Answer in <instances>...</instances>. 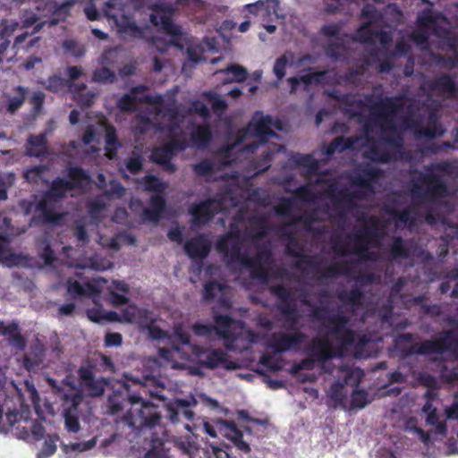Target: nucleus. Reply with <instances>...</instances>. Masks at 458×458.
<instances>
[{
    "instance_id": "25",
    "label": "nucleus",
    "mask_w": 458,
    "mask_h": 458,
    "mask_svg": "<svg viewBox=\"0 0 458 458\" xmlns=\"http://www.w3.org/2000/svg\"><path fill=\"white\" fill-rule=\"evenodd\" d=\"M220 432L233 445L244 454L250 452V445L243 440L242 432L237 428L236 424L231 420H220L217 421Z\"/></svg>"
},
{
    "instance_id": "43",
    "label": "nucleus",
    "mask_w": 458,
    "mask_h": 458,
    "mask_svg": "<svg viewBox=\"0 0 458 458\" xmlns=\"http://www.w3.org/2000/svg\"><path fill=\"white\" fill-rule=\"evenodd\" d=\"M106 145L105 150L110 158H113L117 150L122 147V144L117 137L116 129L113 125L106 127Z\"/></svg>"
},
{
    "instance_id": "56",
    "label": "nucleus",
    "mask_w": 458,
    "mask_h": 458,
    "mask_svg": "<svg viewBox=\"0 0 458 458\" xmlns=\"http://www.w3.org/2000/svg\"><path fill=\"white\" fill-rule=\"evenodd\" d=\"M165 145L174 154L176 151L185 150L189 146L187 140L181 134H169L168 141Z\"/></svg>"
},
{
    "instance_id": "14",
    "label": "nucleus",
    "mask_w": 458,
    "mask_h": 458,
    "mask_svg": "<svg viewBox=\"0 0 458 458\" xmlns=\"http://www.w3.org/2000/svg\"><path fill=\"white\" fill-rule=\"evenodd\" d=\"M301 263L305 264L306 267L318 274L319 279L335 278L339 276L351 273V262L347 260L335 262L321 268V258L313 255L302 259Z\"/></svg>"
},
{
    "instance_id": "1",
    "label": "nucleus",
    "mask_w": 458,
    "mask_h": 458,
    "mask_svg": "<svg viewBox=\"0 0 458 458\" xmlns=\"http://www.w3.org/2000/svg\"><path fill=\"white\" fill-rule=\"evenodd\" d=\"M458 171L455 161L442 160L425 167V172L411 169L409 191L414 204L434 202L448 196L449 189L443 175L452 176Z\"/></svg>"
},
{
    "instance_id": "36",
    "label": "nucleus",
    "mask_w": 458,
    "mask_h": 458,
    "mask_svg": "<svg viewBox=\"0 0 458 458\" xmlns=\"http://www.w3.org/2000/svg\"><path fill=\"white\" fill-rule=\"evenodd\" d=\"M364 157L373 162L381 164H387L397 159L394 154L381 149L375 142L369 145V149L365 152Z\"/></svg>"
},
{
    "instance_id": "8",
    "label": "nucleus",
    "mask_w": 458,
    "mask_h": 458,
    "mask_svg": "<svg viewBox=\"0 0 458 458\" xmlns=\"http://www.w3.org/2000/svg\"><path fill=\"white\" fill-rule=\"evenodd\" d=\"M405 355H442L450 353L458 357V335L454 330H443L437 338L424 340L411 344L405 351Z\"/></svg>"
},
{
    "instance_id": "10",
    "label": "nucleus",
    "mask_w": 458,
    "mask_h": 458,
    "mask_svg": "<svg viewBox=\"0 0 458 458\" xmlns=\"http://www.w3.org/2000/svg\"><path fill=\"white\" fill-rule=\"evenodd\" d=\"M69 180L62 177L54 179L51 182L47 196L53 199H61L65 197L67 191L82 189L83 182H89L90 176L81 166H71L68 168Z\"/></svg>"
},
{
    "instance_id": "51",
    "label": "nucleus",
    "mask_w": 458,
    "mask_h": 458,
    "mask_svg": "<svg viewBox=\"0 0 458 458\" xmlns=\"http://www.w3.org/2000/svg\"><path fill=\"white\" fill-rule=\"evenodd\" d=\"M174 157V153H173L168 147L165 144L154 148L150 156V159L152 162L161 165L164 163H166L169 160H172Z\"/></svg>"
},
{
    "instance_id": "42",
    "label": "nucleus",
    "mask_w": 458,
    "mask_h": 458,
    "mask_svg": "<svg viewBox=\"0 0 458 458\" xmlns=\"http://www.w3.org/2000/svg\"><path fill=\"white\" fill-rule=\"evenodd\" d=\"M139 183L143 185V190L155 194H164L167 184L162 182L157 175L147 174L139 180Z\"/></svg>"
},
{
    "instance_id": "40",
    "label": "nucleus",
    "mask_w": 458,
    "mask_h": 458,
    "mask_svg": "<svg viewBox=\"0 0 458 458\" xmlns=\"http://www.w3.org/2000/svg\"><path fill=\"white\" fill-rule=\"evenodd\" d=\"M2 335L8 336L9 344L21 350H23L26 346V339L20 333V327L16 322L8 324L6 328H4Z\"/></svg>"
},
{
    "instance_id": "17",
    "label": "nucleus",
    "mask_w": 458,
    "mask_h": 458,
    "mask_svg": "<svg viewBox=\"0 0 458 458\" xmlns=\"http://www.w3.org/2000/svg\"><path fill=\"white\" fill-rule=\"evenodd\" d=\"M272 127L283 131L284 122L279 120L274 121L270 115H263L261 113L257 112L250 122L248 130L253 136L259 139L260 141L266 142L275 135Z\"/></svg>"
},
{
    "instance_id": "19",
    "label": "nucleus",
    "mask_w": 458,
    "mask_h": 458,
    "mask_svg": "<svg viewBox=\"0 0 458 458\" xmlns=\"http://www.w3.org/2000/svg\"><path fill=\"white\" fill-rule=\"evenodd\" d=\"M94 367L91 364L82 365L77 373L80 386L91 397L103 395L107 380L104 377L97 378L93 372Z\"/></svg>"
},
{
    "instance_id": "48",
    "label": "nucleus",
    "mask_w": 458,
    "mask_h": 458,
    "mask_svg": "<svg viewBox=\"0 0 458 458\" xmlns=\"http://www.w3.org/2000/svg\"><path fill=\"white\" fill-rule=\"evenodd\" d=\"M298 222L302 224L304 229L307 232H313L314 228L312 225L319 222L320 219L318 217V208H312L309 210H304L297 218Z\"/></svg>"
},
{
    "instance_id": "23",
    "label": "nucleus",
    "mask_w": 458,
    "mask_h": 458,
    "mask_svg": "<svg viewBox=\"0 0 458 458\" xmlns=\"http://www.w3.org/2000/svg\"><path fill=\"white\" fill-rule=\"evenodd\" d=\"M36 215L30 218V225H58L64 219L63 214L55 212L46 199H41L36 206Z\"/></svg>"
},
{
    "instance_id": "15",
    "label": "nucleus",
    "mask_w": 458,
    "mask_h": 458,
    "mask_svg": "<svg viewBox=\"0 0 458 458\" xmlns=\"http://www.w3.org/2000/svg\"><path fill=\"white\" fill-rule=\"evenodd\" d=\"M328 336L314 337L306 349L307 356L317 360L318 364H324L335 357L342 358L339 354V342L333 346Z\"/></svg>"
},
{
    "instance_id": "62",
    "label": "nucleus",
    "mask_w": 458,
    "mask_h": 458,
    "mask_svg": "<svg viewBox=\"0 0 458 458\" xmlns=\"http://www.w3.org/2000/svg\"><path fill=\"white\" fill-rule=\"evenodd\" d=\"M157 114L167 116L169 122H181L183 116L181 114L178 107L173 103L157 109Z\"/></svg>"
},
{
    "instance_id": "30",
    "label": "nucleus",
    "mask_w": 458,
    "mask_h": 458,
    "mask_svg": "<svg viewBox=\"0 0 458 458\" xmlns=\"http://www.w3.org/2000/svg\"><path fill=\"white\" fill-rule=\"evenodd\" d=\"M343 303L349 305L352 312L356 311L364 301V293L358 284H353L349 291H341L337 294Z\"/></svg>"
},
{
    "instance_id": "7",
    "label": "nucleus",
    "mask_w": 458,
    "mask_h": 458,
    "mask_svg": "<svg viewBox=\"0 0 458 458\" xmlns=\"http://www.w3.org/2000/svg\"><path fill=\"white\" fill-rule=\"evenodd\" d=\"M381 176H383V171L380 168L370 165L360 167L350 177L352 185L359 187L360 190L353 191L341 190L335 198V203L347 208H354V199H363L367 192H374V182Z\"/></svg>"
},
{
    "instance_id": "38",
    "label": "nucleus",
    "mask_w": 458,
    "mask_h": 458,
    "mask_svg": "<svg viewBox=\"0 0 458 458\" xmlns=\"http://www.w3.org/2000/svg\"><path fill=\"white\" fill-rule=\"evenodd\" d=\"M13 90L15 94L8 98L6 105L7 112L12 114H15L24 104L29 89L23 86H16Z\"/></svg>"
},
{
    "instance_id": "47",
    "label": "nucleus",
    "mask_w": 458,
    "mask_h": 458,
    "mask_svg": "<svg viewBox=\"0 0 458 458\" xmlns=\"http://www.w3.org/2000/svg\"><path fill=\"white\" fill-rule=\"evenodd\" d=\"M259 365L270 372H276L284 369V361L279 359L276 353H264L259 360Z\"/></svg>"
},
{
    "instance_id": "64",
    "label": "nucleus",
    "mask_w": 458,
    "mask_h": 458,
    "mask_svg": "<svg viewBox=\"0 0 458 458\" xmlns=\"http://www.w3.org/2000/svg\"><path fill=\"white\" fill-rule=\"evenodd\" d=\"M435 62L442 67L452 70L458 66V54L453 56L437 54L434 55Z\"/></svg>"
},
{
    "instance_id": "20",
    "label": "nucleus",
    "mask_w": 458,
    "mask_h": 458,
    "mask_svg": "<svg viewBox=\"0 0 458 458\" xmlns=\"http://www.w3.org/2000/svg\"><path fill=\"white\" fill-rule=\"evenodd\" d=\"M428 89L436 96L446 99L458 98V83L454 76L449 73H440L428 82Z\"/></svg>"
},
{
    "instance_id": "18",
    "label": "nucleus",
    "mask_w": 458,
    "mask_h": 458,
    "mask_svg": "<svg viewBox=\"0 0 458 458\" xmlns=\"http://www.w3.org/2000/svg\"><path fill=\"white\" fill-rule=\"evenodd\" d=\"M194 354L198 362L204 368L215 369L222 366L227 369H235L233 362L228 360L227 353L222 349L196 347Z\"/></svg>"
},
{
    "instance_id": "63",
    "label": "nucleus",
    "mask_w": 458,
    "mask_h": 458,
    "mask_svg": "<svg viewBox=\"0 0 458 458\" xmlns=\"http://www.w3.org/2000/svg\"><path fill=\"white\" fill-rule=\"evenodd\" d=\"M344 50V45L339 42H331L324 47L326 55L334 61H337L342 57Z\"/></svg>"
},
{
    "instance_id": "57",
    "label": "nucleus",
    "mask_w": 458,
    "mask_h": 458,
    "mask_svg": "<svg viewBox=\"0 0 458 458\" xmlns=\"http://www.w3.org/2000/svg\"><path fill=\"white\" fill-rule=\"evenodd\" d=\"M360 18L367 20L363 23H369V25H372L382 19V14L374 5L367 4L361 9Z\"/></svg>"
},
{
    "instance_id": "60",
    "label": "nucleus",
    "mask_w": 458,
    "mask_h": 458,
    "mask_svg": "<svg viewBox=\"0 0 458 458\" xmlns=\"http://www.w3.org/2000/svg\"><path fill=\"white\" fill-rule=\"evenodd\" d=\"M369 23H362L357 30V38L360 43L369 44L374 41L377 32L371 30Z\"/></svg>"
},
{
    "instance_id": "5",
    "label": "nucleus",
    "mask_w": 458,
    "mask_h": 458,
    "mask_svg": "<svg viewBox=\"0 0 458 458\" xmlns=\"http://www.w3.org/2000/svg\"><path fill=\"white\" fill-rule=\"evenodd\" d=\"M403 107L401 98L386 97L373 105L377 113L373 114L375 123L380 127L383 140L389 146L400 149V159L411 161L412 155L409 150L403 149V136L397 131L394 116Z\"/></svg>"
},
{
    "instance_id": "33",
    "label": "nucleus",
    "mask_w": 458,
    "mask_h": 458,
    "mask_svg": "<svg viewBox=\"0 0 458 458\" xmlns=\"http://www.w3.org/2000/svg\"><path fill=\"white\" fill-rule=\"evenodd\" d=\"M301 302L306 306L311 307L310 317L314 320H316L321 324L323 328L326 329V333L327 335H331L330 328L328 327H329L328 325H329V318L334 314H329V310H327V307L313 306L311 304V302L310 301V300L306 296L301 300Z\"/></svg>"
},
{
    "instance_id": "61",
    "label": "nucleus",
    "mask_w": 458,
    "mask_h": 458,
    "mask_svg": "<svg viewBox=\"0 0 458 458\" xmlns=\"http://www.w3.org/2000/svg\"><path fill=\"white\" fill-rule=\"evenodd\" d=\"M65 54H69L73 57H81L85 54V48L73 39H66L62 44Z\"/></svg>"
},
{
    "instance_id": "45",
    "label": "nucleus",
    "mask_w": 458,
    "mask_h": 458,
    "mask_svg": "<svg viewBox=\"0 0 458 458\" xmlns=\"http://www.w3.org/2000/svg\"><path fill=\"white\" fill-rule=\"evenodd\" d=\"M294 160L298 165L307 169L308 174H318L319 162L311 154H298Z\"/></svg>"
},
{
    "instance_id": "21",
    "label": "nucleus",
    "mask_w": 458,
    "mask_h": 458,
    "mask_svg": "<svg viewBox=\"0 0 458 458\" xmlns=\"http://www.w3.org/2000/svg\"><path fill=\"white\" fill-rule=\"evenodd\" d=\"M106 15L114 20L117 32L122 38L140 39L144 38V29L136 24L132 16L124 13H106Z\"/></svg>"
},
{
    "instance_id": "37",
    "label": "nucleus",
    "mask_w": 458,
    "mask_h": 458,
    "mask_svg": "<svg viewBox=\"0 0 458 458\" xmlns=\"http://www.w3.org/2000/svg\"><path fill=\"white\" fill-rule=\"evenodd\" d=\"M389 255L391 259H408L411 250L401 236H394L389 245Z\"/></svg>"
},
{
    "instance_id": "53",
    "label": "nucleus",
    "mask_w": 458,
    "mask_h": 458,
    "mask_svg": "<svg viewBox=\"0 0 458 458\" xmlns=\"http://www.w3.org/2000/svg\"><path fill=\"white\" fill-rule=\"evenodd\" d=\"M116 81L114 72L109 68L103 66L96 69L92 74V81L99 83H114Z\"/></svg>"
},
{
    "instance_id": "49",
    "label": "nucleus",
    "mask_w": 458,
    "mask_h": 458,
    "mask_svg": "<svg viewBox=\"0 0 458 458\" xmlns=\"http://www.w3.org/2000/svg\"><path fill=\"white\" fill-rule=\"evenodd\" d=\"M328 71H318L306 73L301 77V81L306 85H324L328 83Z\"/></svg>"
},
{
    "instance_id": "28",
    "label": "nucleus",
    "mask_w": 458,
    "mask_h": 458,
    "mask_svg": "<svg viewBox=\"0 0 458 458\" xmlns=\"http://www.w3.org/2000/svg\"><path fill=\"white\" fill-rule=\"evenodd\" d=\"M328 97L339 104L345 106L347 108L344 110V114H348L351 117L355 118L360 115V113L354 109L362 108L366 106L361 99H357L350 93H341L338 90H332L327 93Z\"/></svg>"
},
{
    "instance_id": "16",
    "label": "nucleus",
    "mask_w": 458,
    "mask_h": 458,
    "mask_svg": "<svg viewBox=\"0 0 458 458\" xmlns=\"http://www.w3.org/2000/svg\"><path fill=\"white\" fill-rule=\"evenodd\" d=\"M83 399L82 394L76 391L70 394H65L64 396V405L63 416L64 419V426L68 432L78 433L81 429L80 424V404Z\"/></svg>"
},
{
    "instance_id": "35",
    "label": "nucleus",
    "mask_w": 458,
    "mask_h": 458,
    "mask_svg": "<svg viewBox=\"0 0 458 458\" xmlns=\"http://www.w3.org/2000/svg\"><path fill=\"white\" fill-rule=\"evenodd\" d=\"M350 377L351 374L347 375L344 382L337 381L330 386L328 396L334 402V407L341 406L344 409L346 408L347 392L345 391V384Z\"/></svg>"
},
{
    "instance_id": "59",
    "label": "nucleus",
    "mask_w": 458,
    "mask_h": 458,
    "mask_svg": "<svg viewBox=\"0 0 458 458\" xmlns=\"http://www.w3.org/2000/svg\"><path fill=\"white\" fill-rule=\"evenodd\" d=\"M230 446L227 445H214L209 444L207 446L205 453L208 455V458H231L229 454Z\"/></svg>"
},
{
    "instance_id": "44",
    "label": "nucleus",
    "mask_w": 458,
    "mask_h": 458,
    "mask_svg": "<svg viewBox=\"0 0 458 458\" xmlns=\"http://www.w3.org/2000/svg\"><path fill=\"white\" fill-rule=\"evenodd\" d=\"M387 213L395 221L396 228H400L401 225L408 224L409 226H413L416 224V218L411 215V209L410 208H406L403 210L390 208L387 210Z\"/></svg>"
},
{
    "instance_id": "31",
    "label": "nucleus",
    "mask_w": 458,
    "mask_h": 458,
    "mask_svg": "<svg viewBox=\"0 0 458 458\" xmlns=\"http://www.w3.org/2000/svg\"><path fill=\"white\" fill-rule=\"evenodd\" d=\"M27 142L30 146L38 148H27L26 154L29 157H40L47 154V140L45 132L29 135Z\"/></svg>"
},
{
    "instance_id": "26",
    "label": "nucleus",
    "mask_w": 458,
    "mask_h": 458,
    "mask_svg": "<svg viewBox=\"0 0 458 458\" xmlns=\"http://www.w3.org/2000/svg\"><path fill=\"white\" fill-rule=\"evenodd\" d=\"M66 286L68 294L74 299L81 297L91 298L98 296L101 293L100 287L96 282L89 281L82 284L70 277L66 281Z\"/></svg>"
},
{
    "instance_id": "50",
    "label": "nucleus",
    "mask_w": 458,
    "mask_h": 458,
    "mask_svg": "<svg viewBox=\"0 0 458 458\" xmlns=\"http://www.w3.org/2000/svg\"><path fill=\"white\" fill-rule=\"evenodd\" d=\"M427 425L434 427V431L437 435L445 436L447 433L446 422L445 420H440L439 414L437 411H433L426 416Z\"/></svg>"
},
{
    "instance_id": "24",
    "label": "nucleus",
    "mask_w": 458,
    "mask_h": 458,
    "mask_svg": "<svg viewBox=\"0 0 458 458\" xmlns=\"http://www.w3.org/2000/svg\"><path fill=\"white\" fill-rule=\"evenodd\" d=\"M211 250V242L208 237L199 233L197 236L190 239L184 244L185 253L191 259H206Z\"/></svg>"
},
{
    "instance_id": "2",
    "label": "nucleus",
    "mask_w": 458,
    "mask_h": 458,
    "mask_svg": "<svg viewBox=\"0 0 458 458\" xmlns=\"http://www.w3.org/2000/svg\"><path fill=\"white\" fill-rule=\"evenodd\" d=\"M216 250L223 255L228 264H239L248 270L250 277L267 284L270 280V274L266 267L273 261L272 251L269 247L263 245L257 249L254 256L242 252V242L238 232H228L221 235L216 242Z\"/></svg>"
},
{
    "instance_id": "27",
    "label": "nucleus",
    "mask_w": 458,
    "mask_h": 458,
    "mask_svg": "<svg viewBox=\"0 0 458 458\" xmlns=\"http://www.w3.org/2000/svg\"><path fill=\"white\" fill-rule=\"evenodd\" d=\"M166 208V200L163 194H153L149 198V208L142 210L144 221L157 224L162 218Z\"/></svg>"
},
{
    "instance_id": "3",
    "label": "nucleus",
    "mask_w": 458,
    "mask_h": 458,
    "mask_svg": "<svg viewBox=\"0 0 458 458\" xmlns=\"http://www.w3.org/2000/svg\"><path fill=\"white\" fill-rule=\"evenodd\" d=\"M385 236V225L375 216L369 217V226H364L345 239H332V250L338 256L358 255L364 261H377L378 254L369 250V244L378 245Z\"/></svg>"
},
{
    "instance_id": "41",
    "label": "nucleus",
    "mask_w": 458,
    "mask_h": 458,
    "mask_svg": "<svg viewBox=\"0 0 458 458\" xmlns=\"http://www.w3.org/2000/svg\"><path fill=\"white\" fill-rule=\"evenodd\" d=\"M252 226V237L263 239L271 230L268 218L264 215L252 216L250 220Z\"/></svg>"
},
{
    "instance_id": "22",
    "label": "nucleus",
    "mask_w": 458,
    "mask_h": 458,
    "mask_svg": "<svg viewBox=\"0 0 458 458\" xmlns=\"http://www.w3.org/2000/svg\"><path fill=\"white\" fill-rule=\"evenodd\" d=\"M197 401L193 395L187 399L175 398L166 404L167 417L172 423L180 421V417H183L187 421H192L194 419V412L190 410L191 407L195 406Z\"/></svg>"
},
{
    "instance_id": "54",
    "label": "nucleus",
    "mask_w": 458,
    "mask_h": 458,
    "mask_svg": "<svg viewBox=\"0 0 458 458\" xmlns=\"http://www.w3.org/2000/svg\"><path fill=\"white\" fill-rule=\"evenodd\" d=\"M124 165L131 174H138L143 170V157L141 154L132 152L131 155L125 159Z\"/></svg>"
},
{
    "instance_id": "9",
    "label": "nucleus",
    "mask_w": 458,
    "mask_h": 458,
    "mask_svg": "<svg viewBox=\"0 0 458 458\" xmlns=\"http://www.w3.org/2000/svg\"><path fill=\"white\" fill-rule=\"evenodd\" d=\"M128 401L132 407L125 415L124 420L130 427L134 428H152L159 423L161 415L157 411V405L144 401L138 394H130Z\"/></svg>"
},
{
    "instance_id": "4",
    "label": "nucleus",
    "mask_w": 458,
    "mask_h": 458,
    "mask_svg": "<svg viewBox=\"0 0 458 458\" xmlns=\"http://www.w3.org/2000/svg\"><path fill=\"white\" fill-rule=\"evenodd\" d=\"M214 325L195 323L192 325V331L197 336H209L212 333L224 341V345L228 351H237L239 348L238 341L244 338L249 343L255 342V334L251 330L243 332L244 323L241 320L233 318L230 315L216 314L213 315Z\"/></svg>"
},
{
    "instance_id": "32",
    "label": "nucleus",
    "mask_w": 458,
    "mask_h": 458,
    "mask_svg": "<svg viewBox=\"0 0 458 458\" xmlns=\"http://www.w3.org/2000/svg\"><path fill=\"white\" fill-rule=\"evenodd\" d=\"M212 140V131L208 123L197 125L191 132L192 145L197 148L207 147Z\"/></svg>"
},
{
    "instance_id": "12",
    "label": "nucleus",
    "mask_w": 458,
    "mask_h": 458,
    "mask_svg": "<svg viewBox=\"0 0 458 458\" xmlns=\"http://www.w3.org/2000/svg\"><path fill=\"white\" fill-rule=\"evenodd\" d=\"M148 90V86L145 84H140L132 87L130 94H124L117 100V107L122 112L131 113L136 111L137 105L139 103L154 106H162L164 104V98L161 95H145L143 97L135 96V94L143 93Z\"/></svg>"
},
{
    "instance_id": "11",
    "label": "nucleus",
    "mask_w": 458,
    "mask_h": 458,
    "mask_svg": "<svg viewBox=\"0 0 458 458\" xmlns=\"http://www.w3.org/2000/svg\"><path fill=\"white\" fill-rule=\"evenodd\" d=\"M148 8L152 11L149 21L153 26L159 27L164 33L173 38H178L182 35L181 28L173 21L175 9L172 4L156 2Z\"/></svg>"
},
{
    "instance_id": "34",
    "label": "nucleus",
    "mask_w": 458,
    "mask_h": 458,
    "mask_svg": "<svg viewBox=\"0 0 458 458\" xmlns=\"http://www.w3.org/2000/svg\"><path fill=\"white\" fill-rule=\"evenodd\" d=\"M8 237L0 233V259L4 260L9 267L21 265L26 259V257L22 254L8 252Z\"/></svg>"
},
{
    "instance_id": "29",
    "label": "nucleus",
    "mask_w": 458,
    "mask_h": 458,
    "mask_svg": "<svg viewBox=\"0 0 458 458\" xmlns=\"http://www.w3.org/2000/svg\"><path fill=\"white\" fill-rule=\"evenodd\" d=\"M73 1L69 0L58 4L55 0H36L35 8L44 17H52L58 13L67 14L72 6Z\"/></svg>"
},
{
    "instance_id": "46",
    "label": "nucleus",
    "mask_w": 458,
    "mask_h": 458,
    "mask_svg": "<svg viewBox=\"0 0 458 458\" xmlns=\"http://www.w3.org/2000/svg\"><path fill=\"white\" fill-rule=\"evenodd\" d=\"M229 286L226 284L209 281L204 284L203 299L206 301H213L218 293L223 295Z\"/></svg>"
},
{
    "instance_id": "13",
    "label": "nucleus",
    "mask_w": 458,
    "mask_h": 458,
    "mask_svg": "<svg viewBox=\"0 0 458 458\" xmlns=\"http://www.w3.org/2000/svg\"><path fill=\"white\" fill-rule=\"evenodd\" d=\"M223 210V200L217 198H210L198 203H193L189 208V214L192 216V224L197 226L205 225Z\"/></svg>"
},
{
    "instance_id": "39",
    "label": "nucleus",
    "mask_w": 458,
    "mask_h": 458,
    "mask_svg": "<svg viewBox=\"0 0 458 458\" xmlns=\"http://www.w3.org/2000/svg\"><path fill=\"white\" fill-rule=\"evenodd\" d=\"M226 162L217 165L210 159H202L192 165V171L197 176L206 177L210 176L217 171H220Z\"/></svg>"
},
{
    "instance_id": "55",
    "label": "nucleus",
    "mask_w": 458,
    "mask_h": 458,
    "mask_svg": "<svg viewBox=\"0 0 458 458\" xmlns=\"http://www.w3.org/2000/svg\"><path fill=\"white\" fill-rule=\"evenodd\" d=\"M369 403V394L363 389H354L351 394L350 409H362Z\"/></svg>"
},
{
    "instance_id": "58",
    "label": "nucleus",
    "mask_w": 458,
    "mask_h": 458,
    "mask_svg": "<svg viewBox=\"0 0 458 458\" xmlns=\"http://www.w3.org/2000/svg\"><path fill=\"white\" fill-rule=\"evenodd\" d=\"M225 73L232 74L230 82H242L247 79L248 72L245 68L238 64H229L224 71Z\"/></svg>"
},
{
    "instance_id": "52",
    "label": "nucleus",
    "mask_w": 458,
    "mask_h": 458,
    "mask_svg": "<svg viewBox=\"0 0 458 458\" xmlns=\"http://www.w3.org/2000/svg\"><path fill=\"white\" fill-rule=\"evenodd\" d=\"M378 53H379V51L377 48L371 49L369 54L368 58L366 59V63L368 64H369L372 62L373 63L378 62V66H377L378 72H389L394 67L392 61L388 58H385L382 60L379 59Z\"/></svg>"
},
{
    "instance_id": "6",
    "label": "nucleus",
    "mask_w": 458,
    "mask_h": 458,
    "mask_svg": "<svg viewBox=\"0 0 458 458\" xmlns=\"http://www.w3.org/2000/svg\"><path fill=\"white\" fill-rule=\"evenodd\" d=\"M350 318L339 312L334 313L329 318L331 336L339 342V354L345 356L352 350L356 357L363 354L364 349L369 343V337L366 335H357L348 327Z\"/></svg>"
}]
</instances>
